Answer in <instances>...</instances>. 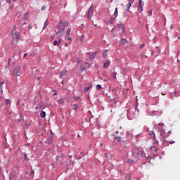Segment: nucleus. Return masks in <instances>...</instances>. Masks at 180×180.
Segmentation results:
<instances>
[{"label":"nucleus","instance_id":"nucleus-1","mask_svg":"<svg viewBox=\"0 0 180 180\" xmlns=\"http://www.w3.org/2000/svg\"><path fill=\"white\" fill-rule=\"evenodd\" d=\"M132 157L134 158H151V156H146V153L143 150H135L132 151Z\"/></svg>","mask_w":180,"mask_h":180},{"label":"nucleus","instance_id":"nucleus-2","mask_svg":"<svg viewBox=\"0 0 180 180\" xmlns=\"http://www.w3.org/2000/svg\"><path fill=\"white\" fill-rule=\"evenodd\" d=\"M0 107H1V115H3L4 116H8V115L11 116L12 115L11 107H6L5 103L0 104Z\"/></svg>","mask_w":180,"mask_h":180},{"label":"nucleus","instance_id":"nucleus-3","mask_svg":"<svg viewBox=\"0 0 180 180\" xmlns=\"http://www.w3.org/2000/svg\"><path fill=\"white\" fill-rule=\"evenodd\" d=\"M11 36L13 37V39L15 40V43H19V39H20V31L19 32H14L13 30L11 31Z\"/></svg>","mask_w":180,"mask_h":180},{"label":"nucleus","instance_id":"nucleus-4","mask_svg":"<svg viewBox=\"0 0 180 180\" xmlns=\"http://www.w3.org/2000/svg\"><path fill=\"white\" fill-rule=\"evenodd\" d=\"M20 66H15L13 70V75H17V77H20Z\"/></svg>","mask_w":180,"mask_h":180},{"label":"nucleus","instance_id":"nucleus-5","mask_svg":"<svg viewBox=\"0 0 180 180\" xmlns=\"http://www.w3.org/2000/svg\"><path fill=\"white\" fill-rule=\"evenodd\" d=\"M65 28H60L59 29L58 32H56V37L58 38L61 37L64 34V32Z\"/></svg>","mask_w":180,"mask_h":180},{"label":"nucleus","instance_id":"nucleus-6","mask_svg":"<svg viewBox=\"0 0 180 180\" xmlns=\"http://www.w3.org/2000/svg\"><path fill=\"white\" fill-rule=\"evenodd\" d=\"M53 139H54V136L53 134H51L49 136V137L45 141V143L50 146V144H51V143H53Z\"/></svg>","mask_w":180,"mask_h":180},{"label":"nucleus","instance_id":"nucleus-7","mask_svg":"<svg viewBox=\"0 0 180 180\" xmlns=\"http://www.w3.org/2000/svg\"><path fill=\"white\" fill-rule=\"evenodd\" d=\"M93 13H94V5H91L88 11L87 19H91V14L93 15Z\"/></svg>","mask_w":180,"mask_h":180},{"label":"nucleus","instance_id":"nucleus-8","mask_svg":"<svg viewBox=\"0 0 180 180\" xmlns=\"http://www.w3.org/2000/svg\"><path fill=\"white\" fill-rule=\"evenodd\" d=\"M116 28L117 29H122V33H124V24L122 22L118 23L116 25Z\"/></svg>","mask_w":180,"mask_h":180},{"label":"nucleus","instance_id":"nucleus-9","mask_svg":"<svg viewBox=\"0 0 180 180\" xmlns=\"http://www.w3.org/2000/svg\"><path fill=\"white\" fill-rule=\"evenodd\" d=\"M63 26H64L65 27H67V26H68V21H66L65 22H63V21H59L58 23V28L60 29V27H63Z\"/></svg>","mask_w":180,"mask_h":180},{"label":"nucleus","instance_id":"nucleus-10","mask_svg":"<svg viewBox=\"0 0 180 180\" xmlns=\"http://www.w3.org/2000/svg\"><path fill=\"white\" fill-rule=\"evenodd\" d=\"M115 19H116L115 17V18L111 17L109 20L106 21L105 25L107 26L109 25H113V23H115Z\"/></svg>","mask_w":180,"mask_h":180},{"label":"nucleus","instance_id":"nucleus-11","mask_svg":"<svg viewBox=\"0 0 180 180\" xmlns=\"http://www.w3.org/2000/svg\"><path fill=\"white\" fill-rule=\"evenodd\" d=\"M142 1L139 0V5L138 7L139 9V13H143V4H142Z\"/></svg>","mask_w":180,"mask_h":180},{"label":"nucleus","instance_id":"nucleus-12","mask_svg":"<svg viewBox=\"0 0 180 180\" xmlns=\"http://www.w3.org/2000/svg\"><path fill=\"white\" fill-rule=\"evenodd\" d=\"M12 104V100L10 99H6V102L4 103V105L7 107V108H11V106H9V105Z\"/></svg>","mask_w":180,"mask_h":180},{"label":"nucleus","instance_id":"nucleus-13","mask_svg":"<svg viewBox=\"0 0 180 180\" xmlns=\"http://www.w3.org/2000/svg\"><path fill=\"white\" fill-rule=\"evenodd\" d=\"M131 4H133V2H129V3L126 5V11H127V12H129V11H130V8H131Z\"/></svg>","mask_w":180,"mask_h":180},{"label":"nucleus","instance_id":"nucleus-14","mask_svg":"<svg viewBox=\"0 0 180 180\" xmlns=\"http://www.w3.org/2000/svg\"><path fill=\"white\" fill-rule=\"evenodd\" d=\"M97 52H94L91 55L89 56V60L90 61H92V60H94L95 57H96Z\"/></svg>","mask_w":180,"mask_h":180},{"label":"nucleus","instance_id":"nucleus-15","mask_svg":"<svg viewBox=\"0 0 180 180\" xmlns=\"http://www.w3.org/2000/svg\"><path fill=\"white\" fill-rule=\"evenodd\" d=\"M126 43H127V39L123 38L120 41V44L121 46H124V44H126Z\"/></svg>","mask_w":180,"mask_h":180},{"label":"nucleus","instance_id":"nucleus-16","mask_svg":"<svg viewBox=\"0 0 180 180\" xmlns=\"http://www.w3.org/2000/svg\"><path fill=\"white\" fill-rule=\"evenodd\" d=\"M149 136L152 137L153 140H155V133L153 131L149 132Z\"/></svg>","mask_w":180,"mask_h":180},{"label":"nucleus","instance_id":"nucleus-17","mask_svg":"<svg viewBox=\"0 0 180 180\" xmlns=\"http://www.w3.org/2000/svg\"><path fill=\"white\" fill-rule=\"evenodd\" d=\"M70 33H71V28H69L66 34L65 35V39H68L69 36H70Z\"/></svg>","mask_w":180,"mask_h":180},{"label":"nucleus","instance_id":"nucleus-18","mask_svg":"<svg viewBox=\"0 0 180 180\" xmlns=\"http://www.w3.org/2000/svg\"><path fill=\"white\" fill-rule=\"evenodd\" d=\"M91 86H92L91 83L89 84V86H86L84 88V92H88V91H89V88H91Z\"/></svg>","mask_w":180,"mask_h":180},{"label":"nucleus","instance_id":"nucleus-19","mask_svg":"<svg viewBox=\"0 0 180 180\" xmlns=\"http://www.w3.org/2000/svg\"><path fill=\"white\" fill-rule=\"evenodd\" d=\"M108 51H109V50L105 49V50L103 52V58H106V57H108Z\"/></svg>","mask_w":180,"mask_h":180},{"label":"nucleus","instance_id":"nucleus-20","mask_svg":"<svg viewBox=\"0 0 180 180\" xmlns=\"http://www.w3.org/2000/svg\"><path fill=\"white\" fill-rule=\"evenodd\" d=\"M160 136H162V139H164L166 136V133L164 129L160 131Z\"/></svg>","mask_w":180,"mask_h":180},{"label":"nucleus","instance_id":"nucleus-21","mask_svg":"<svg viewBox=\"0 0 180 180\" xmlns=\"http://www.w3.org/2000/svg\"><path fill=\"white\" fill-rule=\"evenodd\" d=\"M118 9H119V8H117V7L115 8V12H114V16H115V18H117V15H119Z\"/></svg>","mask_w":180,"mask_h":180},{"label":"nucleus","instance_id":"nucleus-22","mask_svg":"<svg viewBox=\"0 0 180 180\" xmlns=\"http://www.w3.org/2000/svg\"><path fill=\"white\" fill-rule=\"evenodd\" d=\"M110 64V60H107L104 64H103V68H108V66Z\"/></svg>","mask_w":180,"mask_h":180},{"label":"nucleus","instance_id":"nucleus-23","mask_svg":"<svg viewBox=\"0 0 180 180\" xmlns=\"http://www.w3.org/2000/svg\"><path fill=\"white\" fill-rule=\"evenodd\" d=\"M47 26H49V19L46 20L44 25L43 30H44V29H46L47 27Z\"/></svg>","mask_w":180,"mask_h":180},{"label":"nucleus","instance_id":"nucleus-24","mask_svg":"<svg viewBox=\"0 0 180 180\" xmlns=\"http://www.w3.org/2000/svg\"><path fill=\"white\" fill-rule=\"evenodd\" d=\"M125 162L128 163V164H133L134 163V160H132V159H126Z\"/></svg>","mask_w":180,"mask_h":180},{"label":"nucleus","instance_id":"nucleus-25","mask_svg":"<svg viewBox=\"0 0 180 180\" xmlns=\"http://www.w3.org/2000/svg\"><path fill=\"white\" fill-rule=\"evenodd\" d=\"M40 117H42V119H44L46 117V112L44 111H41L40 113Z\"/></svg>","mask_w":180,"mask_h":180},{"label":"nucleus","instance_id":"nucleus-26","mask_svg":"<svg viewBox=\"0 0 180 180\" xmlns=\"http://www.w3.org/2000/svg\"><path fill=\"white\" fill-rule=\"evenodd\" d=\"M20 119L18 120H15V122H18V123H20V122H22V120H23V117L22 116V114L20 115Z\"/></svg>","mask_w":180,"mask_h":180},{"label":"nucleus","instance_id":"nucleus-27","mask_svg":"<svg viewBox=\"0 0 180 180\" xmlns=\"http://www.w3.org/2000/svg\"><path fill=\"white\" fill-rule=\"evenodd\" d=\"M66 74H67V70H63L60 72V76H61V77H64V76H65Z\"/></svg>","mask_w":180,"mask_h":180},{"label":"nucleus","instance_id":"nucleus-28","mask_svg":"<svg viewBox=\"0 0 180 180\" xmlns=\"http://www.w3.org/2000/svg\"><path fill=\"white\" fill-rule=\"evenodd\" d=\"M114 140H117V142L120 143V141H122V137L121 136H115L114 138Z\"/></svg>","mask_w":180,"mask_h":180},{"label":"nucleus","instance_id":"nucleus-29","mask_svg":"<svg viewBox=\"0 0 180 180\" xmlns=\"http://www.w3.org/2000/svg\"><path fill=\"white\" fill-rule=\"evenodd\" d=\"M154 53H157V54H160V53H161V50H160V49H158V50H156V51H153L152 52H151V56H153V54H154Z\"/></svg>","mask_w":180,"mask_h":180},{"label":"nucleus","instance_id":"nucleus-30","mask_svg":"<svg viewBox=\"0 0 180 180\" xmlns=\"http://www.w3.org/2000/svg\"><path fill=\"white\" fill-rule=\"evenodd\" d=\"M110 103H113L114 105H116V103H117L116 100H115L114 98L110 99Z\"/></svg>","mask_w":180,"mask_h":180},{"label":"nucleus","instance_id":"nucleus-31","mask_svg":"<svg viewBox=\"0 0 180 180\" xmlns=\"http://www.w3.org/2000/svg\"><path fill=\"white\" fill-rule=\"evenodd\" d=\"M59 103H60L61 105H63V103H65L64 98L59 99Z\"/></svg>","mask_w":180,"mask_h":180},{"label":"nucleus","instance_id":"nucleus-32","mask_svg":"<svg viewBox=\"0 0 180 180\" xmlns=\"http://www.w3.org/2000/svg\"><path fill=\"white\" fill-rule=\"evenodd\" d=\"M96 89H97L98 91H101V89H102V85H101V84H97V85H96Z\"/></svg>","mask_w":180,"mask_h":180},{"label":"nucleus","instance_id":"nucleus-33","mask_svg":"<svg viewBox=\"0 0 180 180\" xmlns=\"http://www.w3.org/2000/svg\"><path fill=\"white\" fill-rule=\"evenodd\" d=\"M127 139H128V140H129V139H130V137H131V134H130L129 132H127Z\"/></svg>","mask_w":180,"mask_h":180},{"label":"nucleus","instance_id":"nucleus-34","mask_svg":"<svg viewBox=\"0 0 180 180\" xmlns=\"http://www.w3.org/2000/svg\"><path fill=\"white\" fill-rule=\"evenodd\" d=\"M73 99H75L76 102H78V101H79V96H74Z\"/></svg>","mask_w":180,"mask_h":180},{"label":"nucleus","instance_id":"nucleus-35","mask_svg":"<svg viewBox=\"0 0 180 180\" xmlns=\"http://www.w3.org/2000/svg\"><path fill=\"white\" fill-rule=\"evenodd\" d=\"M127 140H129V138H122L121 141H122L123 143H126V141H127Z\"/></svg>","mask_w":180,"mask_h":180},{"label":"nucleus","instance_id":"nucleus-36","mask_svg":"<svg viewBox=\"0 0 180 180\" xmlns=\"http://www.w3.org/2000/svg\"><path fill=\"white\" fill-rule=\"evenodd\" d=\"M73 106H74L73 108L74 110H77V109H78V104H74Z\"/></svg>","mask_w":180,"mask_h":180},{"label":"nucleus","instance_id":"nucleus-37","mask_svg":"<svg viewBox=\"0 0 180 180\" xmlns=\"http://www.w3.org/2000/svg\"><path fill=\"white\" fill-rule=\"evenodd\" d=\"M4 84H5V81L0 82V88H4Z\"/></svg>","mask_w":180,"mask_h":180},{"label":"nucleus","instance_id":"nucleus-38","mask_svg":"<svg viewBox=\"0 0 180 180\" xmlns=\"http://www.w3.org/2000/svg\"><path fill=\"white\" fill-rule=\"evenodd\" d=\"M11 61H12V58H9L8 60V67H11Z\"/></svg>","mask_w":180,"mask_h":180},{"label":"nucleus","instance_id":"nucleus-39","mask_svg":"<svg viewBox=\"0 0 180 180\" xmlns=\"http://www.w3.org/2000/svg\"><path fill=\"white\" fill-rule=\"evenodd\" d=\"M126 180H130V174H127L126 177H125Z\"/></svg>","mask_w":180,"mask_h":180},{"label":"nucleus","instance_id":"nucleus-40","mask_svg":"<svg viewBox=\"0 0 180 180\" xmlns=\"http://www.w3.org/2000/svg\"><path fill=\"white\" fill-rule=\"evenodd\" d=\"M53 46H58V41L55 40V41H53Z\"/></svg>","mask_w":180,"mask_h":180},{"label":"nucleus","instance_id":"nucleus-41","mask_svg":"<svg viewBox=\"0 0 180 180\" xmlns=\"http://www.w3.org/2000/svg\"><path fill=\"white\" fill-rule=\"evenodd\" d=\"M85 65L87 68H89L91 67V64L89 63H86Z\"/></svg>","mask_w":180,"mask_h":180},{"label":"nucleus","instance_id":"nucleus-42","mask_svg":"<svg viewBox=\"0 0 180 180\" xmlns=\"http://www.w3.org/2000/svg\"><path fill=\"white\" fill-rule=\"evenodd\" d=\"M22 157H24V158H27V155L25 153H22Z\"/></svg>","mask_w":180,"mask_h":180},{"label":"nucleus","instance_id":"nucleus-43","mask_svg":"<svg viewBox=\"0 0 180 180\" xmlns=\"http://www.w3.org/2000/svg\"><path fill=\"white\" fill-rule=\"evenodd\" d=\"M20 101H22V100L21 99H18L17 101V103H16L17 106H19V105H20Z\"/></svg>","mask_w":180,"mask_h":180},{"label":"nucleus","instance_id":"nucleus-44","mask_svg":"<svg viewBox=\"0 0 180 180\" xmlns=\"http://www.w3.org/2000/svg\"><path fill=\"white\" fill-rule=\"evenodd\" d=\"M117 72H114L113 73H112V78H116V75H117Z\"/></svg>","mask_w":180,"mask_h":180},{"label":"nucleus","instance_id":"nucleus-45","mask_svg":"<svg viewBox=\"0 0 180 180\" xmlns=\"http://www.w3.org/2000/svg\"><path fill=\"white\" fill-rule=\"evenodd\" d=\"M148 13L149 16H151V15H153V10L148 11Z\"/></svg>","mask_w":180,"mask_h":180},{"label":"nucleus","instance_id":"nucleus-46","mask_svg":"<svg viewBox=\"0 0 180 180\" xmlns=\"http://www.w3.org/2000/svg\"><path fill=\"white\" fill-rule=\"evenodd\" d=\"M68 40H69V44H71V43H72V38L69 37Z\"/></svg>","mask_w":180,"mask_h":180},{"label":"nucleus","instance_id":"nucleus-47","mask_svg":"<svg viewBox=\"0 0 180 180\" xmlns=\"http://www.w3.org/2000/svg\"><path fill=\"white\" fill-rule=\"evenodd\" d=\"M105 155L107 158H109V157H110V153H105Z\"/></svg>","mask_w":180,"mask_h":180},{"label":"nucleus","instance_id":"nucleus-48","mask_svg":"<svg viewBox=\"0 0 180 180\" xmlns=\"http://www.w3.org/2000/svg\"><path fill=\"white\" fill-rule=\"evenodd\" d=\"M85 67H83V68H82L81 69H80V71H81V72H84V71H85Z\"/></svg>","mask_w":180,"mask_h":180},{"label":"nucleus","instance_id":"nucleus-49","mask_svg":"<svg viewBox=\"0 0 180 180\" xmlns=\"http://www.w3.org/2000/svg\"><path fill=\"white\" fill-rule=\"evenodd\" d=\"M146 44H142L140 45V49H143V47H145Z\"/></svg>","mask_w":180,"mask_h":180},{"label":"nucleus","instance_id":"nucleus-50","mask_svg":"<svg viewBox=\"0 0 180 180\" xmlns=\"http://www.w3.org/2000/svg\"><path fill=\"white\" fill-rule=\"evenodd\" d=\"M0 94H4V88L0 87Z\"/></svg>","mask_w":180,"mask_h":180},{"label":"nucleus","instance_id":"nucleus-51","mask_svg":"<svg viewBox=\"0 0 180 180\" xmlns=\"http://www.w3.org/2000/svg\"><path fill=\"white\" fill-rule=\"evenodd\" d=\"M30 126H32V123H28V124H27V128L30 127Z\"/></svg>","mask_w":180,"mask_h":180},{"label":"nucleus","instance_id":"nucleus-52","mask_svg":"<svg viewBox=\"0 0 180 180\" xmlns=\"http://www.w3.org/2000/svg\"><path fill=\"white\" fill-rule=\"evenodd\" d=\"M77 64H79V63H81V60H79V58H77Z\"/></svg>","mask_w":180,"mask_h":180},{"label":"nucleus","instance_id":"nucleus-53","mask_svg":"<svg viewBox=\"0 0 180 180\" xmlns=\"http://www.w3.org/2000/svg\"><path fill=\"white\" fill-rule=\"evenodd\" d=\"M44 9H46V6H43L41 8V11H44Z\"/></svg>","mask_w":180,"mask_h":180},{"label":"nucleus","instance_id":"nucleus-54","mask_svg":"<svg viewBox=\"0 0 180 180\" xmlns=\"http://www.w3.org/2000/svg\"><path fill=\"white\" fill-rule=\"evenodd\" d=\"M27 13H26L24 15V19L27 18Z\"/></svg>","mask_w":180,"mask_h":180},{"label":"nucleus","instance_id":"nucleus-55","mask_svg":"<svg viewBox=\"0 0 180 180\" xmlns=\"http://www.w3.org/2000/svg\"><path fill=\"white\" fill-rule=\"evenodd\" d=\"M58 45L61 44V39H58Z\"/></svg>","mask_w":180,"mask_h":180},{"label":"nucleus","instance_id":"nucleus-56","mask_svg":"<svg viewBox=\"0 0 180 180\" xmlns=\"http://www.w3.org/2000/svg\"><path fill=\"white\" fill-rule=\"evenodd\" d=\"M11 1H12V0H6V3H7V4H11Z\"/></svg>","mask_w":180,"mask_h":180},{"label":"nucleus","instance_id":"nucleus-57","mask_svg":"<svg viewBox=\"0 0 180 180\" xmlns=\"http://www.w3.org/2000/svg\"><path fill=\"white\" fill-rule=\"evenodd\" d=\"M169 143H170V144H174L175 141H170Z\"/></svg>","mask_w":180,"mask_h":180},{"label":"nucleus","instance_id":"nucleus-58","mask_svg":"<svg viewBox=\"0 0 180 180\" xmlns=\"http://www.w3.org/2000/svg\"><path fill=\"white\" fill-rule=\"evenodd\" d=\"M39 108V109H41V108H43V104H40Z\"/></svg>","mask_w":180,"mask_h":180},{"label":"nucleus","instance_id":"nucleus-59","mask_svg":"<svg viewBox=\"0 0 180 180\" xmlns=\"http://www.w3.org/2000/svg\"><path fill=\"white\" fill-rule=\"evenodd\" d=\"M11 44H12V45L15 44V39H13V41H12V42H11Z\"/></svg>","mask_w":180,"mask_h":180},{"label":"nucleus","instance_id":"nucleus-60","mask_svg":"<svg viewBox=\"0 0 180 180\" xmlns=\"http://www.w3.org/2000/svg\"><path fill=\"white\" fill-rule=\"evenodd\" d=\"M16 29V25H14V27H13V32H15V30Z\"/></svg>","mask_w":180,"mask_h":180},{"label":"nucleus","instance_id":"nucleus-61","mask_svg":"<svg viewBox=\"0 0 180 180\" xmlns=\"http://www.w3.org/2000/svg\"><path fill=\"white\" fill-rule=\"evenodd\" d=\"M35 72H40V70L39 69L35 70Z\"/></svg>","mask_w":180,"mask_h":180},{"label":"nucleus","instance_id":"nucleus-62","mask_svg":"<svg viewBox=\"0 0 180 180\" xmlns=\"http://www.w3.org/2000/svg\"><path fill=\"white\" fill-rule=\"evenodd\" d=\"M28 27H29V29H32L33 27V26H32V25H30Z\"/></svg>","mask_w":180,"mask_h":180},{"label":"nucleus","instance_id":"nucleus-63","mask_svg":"<svg viewBox=\"0 0 180 180\" xmlns=\"http://www.w3.org/2000/svg\"><path fill=\"white\" fill-rule=\"evenodd\" d=\"M115 29H116V27H114L111 30V32H114Z\"/></svg>","mask_w":180,"mask_h":180},{"label":"nucleus","instance_id":"nucleus-64","mask_svg":"<svg viewBox=\"0 0 180 180\" xmlns=\"http://www.w3.org/2000/svg\"><path fill=\"white\" fill-rule=\"evenodd\" d=\"M159 126H164V123H159Z\"/></svg>","mask_w":180,"mask_h":180}]
</instances>
